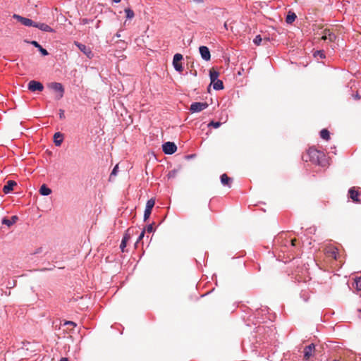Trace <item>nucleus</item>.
I'll return each mask as SVG.
<instances>
[{
    "label": "nucleus",
    "instance_id": "nucleus-1",
    "mask_svg": "<svg viewBox=\"0 0 361 361\" xmlns=\"http://www.w3.org/2000/svg\"><path fill=\"white\" fill-rule=\"evenodd\" d=\"M302 159L305 161H312L314 164L322 165L325 159V154L322 151L317 150L314 147H310L306 154L303 155Z\"/></svg>",
    "mask_w": 361,
    "mask_h": 361
},
{
    "label": "nucleus",
    "instance_id": "nucleus-2",
    "mask_svg": "<svg viewBox=\"0 0 361 361\" xmlns=\"http://www.w3.org/2000/svg\"><path fill=\"white\" fill-rule=\"evenodd\" d=\"M183 59V55L180 54H176L173 56V66L176 71L178 72H182L183 68L181 64V60Z\"/></svg>",
    "mask_w": 361,
    "mask_h": 361
},
{
    "label": "nucleus",
    "instance_id": "nucleus-3",
    "mask_svg": "<svg viewBox=\"0 0 361 361\" xmlns=\"http://www.w3.org/2000/svg\"><path fill=\"white\" fill-rule=\"evenodd\" d=\"M207 102H194L190 105V111L192 113L200 112L207 108Z\"/></svg>",
    "mask_w": 361,
    "mask_h": 361
},
{
    "label": "nucleus",
    "instance_id": "nucleus-4",
    "mask_svg": "<svg viewBox=\"0 0 361 361\" xmlns=\"http://www.w3.org/2000/svg\"><path fill=\"white\" fill-rule=\"evenodd\" d=\"M154 204H155V200L153 198H151L150 200H149L147 202L146 207H145V213H144V221H147L149 218L150 214L152 213V208L154 207Z\"/></svg>",
    "mask_w": 361,
    "mask_h": 361
},
{
    "label": "nucleus",
    "instance_id": "nucleus-5",
    "mask_svg": "<svg viewBox=\"0 0 361 361\" xmlns=\"http://www.w3.org/2000/svg\"><path fill=\"white\" fill-rule=\"evenodd\" d=\"M163 151L166 154H172L177 150V147L174 142H166L162 145Z\"/></svg>",
    "mask_w": 361,
    "mask_h": 361
},
{
    "label": "nucleus",
    "instance_id": "nucleus-6",
    "mask_svg": "<svg viewBox=\"0 0 361 361\" xmlns=\"http://www.w3.org/2000/svg\"><path fill=\"white\" fill-rule=\"evenodd\" d=\"M28 90L31 92H42L44 90V86L40 82L30 80L28 83Z\"/></svg>",
    "mask_w": 361,
    "mask_h": 361
},
{
    "label": "nucleus",
    "instance_id": "nucleus-7",
    "mask_svg": "<svg viewBox=\"0 0 361 361\" xmlns=\"http://www.w3.org/2000/svg\"><path fill=\"white\" fill-rule=\"evenodd\" d=\"M315 352V345L313 343L306 346L304 349V356L303 358L305 360H309L311 357L314 355Z\"/></svg>",
    "mask_w": 361,
    "mask_h": 361
},
{
    "label": "nucleus",
    "instance_id": "nucleus-8",
    "mask_svg": "<svg viewBox=\"0 0 361 361\" xmlns=\"http://www.w3.org/2000/svg\"><path fill=\"white\" fill-rule=\"evenodd\" d=\"M75 45L82 51L83 52L89 59H91L93 56V54L91 51V49L87 47L85 44H82L80 42H75Z\"/></svg>",
    "mask_w": 361,
    "mask_h": 361
},
{
    "label": "nucleus",
    "instance_id": "nucleus-9",
    "mask_svg": "<svg viewBox=\"0 0 361 361\" xmlns=\"http://www.w3.org/2000/svg\"><path fill=\"white\" fill-rule=\"evenodd\" d=\"M348 195H349V197L354 202H356V203H360V200L359 199V197L360 195V192L358 191V190H357L355 188V187H352L349 189L348 190Z\"/></svg>",
    "mask_w": 361,
    "mask_h": 361
},
{
    "label": "nucleus",
    "instance_id": "nucleus-10",
    "mask_svg": "<svg viewBox=\"0 0 361 361\" xmlns=\"http://www.w3.org/2000/svg\"><path fill=\"white\" fill-rule=\"evenodd\" d=\"M13 18L17 19L23 25L29 26V27H31V26L35 27V22H34L33 20H32L30 18L22 17V16H18L17 14H15L13 16Z\"/></svg>",
    "mask_w": 361,
    "mask_h": 361
},
{
    "label": "nucleus",
    "instance_id": "nucleus-11",
    "mask_svg": "<svg viewBox=\"0 0 361 361\" xmlns=\"http://www.w3.org/2000/svg\"><path fill=\"white\" fill-rule=\"evenodd\" d=\"M49 87L56 91V92H59V95L58 97V99H61L63 97V92H64V88L63 87V85L59 83V82H51L49 85Z\"/></svg>",
    "mask_w": 361,
    "mask_h": 361
},
{
    "label": "nucleus",
    "instance_id": "nucleus-12",
    "mask_svg": "<svg viewBox=\"0 0 361 361\" xmlns=\"http://www.w3.org/2000/svg\"><path fill=\"white\" fill-rule=\"evenodd\" d=\"M200 53L201 54L202 58L205 61H209L211 59L210 51L207 47L201 46L199 48Z\"/></svg>",
    "mask_w": 361,
    "mask_h": 361
},
{
    "label": "nucleus",
    "instance_id": "nucleus-13",
    "mask_svg": "<svg viewBox=\"0 0 361 361\" xmlns=\"http://www.w3.org/2000/svg\"><path fill=\"white\" fill-rule=\"evenodd\" d=\"M336 39V35L332 32L330 30H324V35L322 37V39L329 40L330 42H334Z\"/></svg>",
    "mask_w": 361,
    "mask_h": 361
},
{
    "label": "nucleus",
    "instance_id": "nucleus-14",
    "mask_svg": "<svg viewBox=\"0 0 361 361\" xmlns=\"http://www.w3.org/2000/svg\"><path fill=\"white\" fill-rule=\"evenodd\" d=\"M17 185L16 182L12 180H9L6 182V185L3 188V192L5 194H8L13 190V187Z\"/></svg>",
    "mask_w": 361,
    "mask_h": 361
},
{
    "label": "nucleus",
    "instance_id": "nucleus-15",
    "mask_svg": "<svg viewBox=\"0 0 361 361\" xmlns=\"http://www.w3.org/2000/svg\"><path fill=\"white\" fill-rule=\"evenodd\" d=\"M35 27H37L42 31L53 32L54 30L47 24L43 23H35Z\"/></svg>",
    "mask_w": 361,
    "mask_h": 361
},
{
    "label": "nucleus",
    "instance_id": "nucleus-16",
    "mask_svg": "<svg viewBox=\"0 0 361 361\" xmlns=\"http://www.w3.org/2000/svg\"><path fill=\"white\" fill-rule=\"evenodd\" d=\"M326 254L329 257H332L334 259L338 258V249L334 247H330L326 249Z\"/></svg>",
    "mask_w": 361,
    "mask_h": 361
},
{
    "label": "nucleus",
    "instance_id": "nucleus-17",
    "mask_svg": "<svg viewBox=\"0 0 361 361\" xmlns=\"http://www.w3.org/2000/svg\"><path fill=\"white\" fill-rule=\"evenodd\" d=\"M63 135L60 132H57L54 135V142L56 146H61L63 142Z\"/></svg>",
    "mask_w": 361,
    "mask_h": 361
},
{
    "label": "nucleus",
    "instance_id": "nucleus-18",
    "mask_svg": "<svg viewBox=\"0 0 361 361\" xmlns=\"http://www.w3.org/2000/svg\"><path fill=\"white\" fill-rule=\"evenodd\" d=\"M221 182L224 185H226L228 187H231L232 179L227 176V174L224 173L221 176Z\"/></svg>",
    "mask_w": 361,
    "mask_h": 361
},
{
    "label": "nucleus",
    "instance_id": "nucleus-19",
    "mask_svg": "<svg viewBox=\"0 0 361 361\" xmlns=\"http://www.w3.org/2000/svg\"><path fill=\"white\" fill-rule=\"evenodd\" d=\"M18 219V217L17 216H13L11 219L4 218L2 220V224H5L8 226H11L13 224H14L15 223H16Z\"/></svg>",
    "mask_w": 361,
    "mask_h": 361
},
{
    "label": "nucleus",
    "instance_id": "nucleus-20",
    "mask_svg": "<svg viewBox=\"0 0 361 361\" xmlns=\"http://www.w3.org/2000/svg\"><path fill=\"white\" fill-rule=\"evenodd\" d=\"M30 44L37 47L43 56H47L48 51L44 49L37 41H32Z\"/></svg>",
    "mask_w": 361,
    "mask_h": 361
},
{
    "label": "nucleus",
    "instance_id": "nucleus-21",
    "mask_svg": "<svg viewBox=\"0 0 361 361\" xmlns=\"http://www.w3.org/2000/svg\"><path fill=\"white\" fill-rule=\"evenodd\" d=\"M39 194L44 196L49 195L51 193V190L48 188L45 184H43L39 188Z\"/></svg>",
    "mask_w": 361,
    "mask_h": 361
},
{
    "label": "nucleus",
    "instance_id": "nucleus-22",
    "mask_svg": "<svg viewBox=\"0 0 361 361\" xmlns=\"http://www.w3.org/2000/svg\"><path fill=\"white\" fill-rule=\"evenodd\" d=\"M219 75V73L218 71H216L214 68L210 69L209 77H210L211 82H214L216 80H218Z\"/></svg>",
    "mask_w": 361,
    "mask_h": 361
},
{
    "label": "nucleus",
    "instance_id": "nucleus-23",
    "mask_svg": "<svg viewBox=\"0 0 361 361\" xmlns=\"http://www.w3.org/2000/svg\"><path fill=\"white\" fill-rule=\"evenodd\" d=\"M130 240V235H125L122 239L121 243L120 245V248L122 252L125 251V247H126L127 242Z\"/></svg>",
    "mask_w": 361,
    "mask_h": 361
},
{
    "label": "nucleus",
    "instance_id": "nucleus-24",
    "mask_svg": "<svg viewBox=\"0 0 361 361\" xmlns=\"http://www.w3.org/2000/svg\"><path fill=\"white\" fill-rule=\"evenodd\" d=\"M213 84V87L216 90H220L224 89V84L223 82L220 80H216L214 82H212Z\"/></svg>",
    "mask_w": 361,
    "mask_h": 361
},
{
    "label": "nucleus",
    "instance_id": "nucleus-25",
    "mask_svg": "<svg viewBox=\"0 0 361 361\" xmlns=\"http://www.w3.org/2000/svg\"><path fill=\"white\" fill-rule=\"evenodd\" d=\"M320 136L322 139L325 140H329L330 139V133L327 129H322L320 131Z\"/></svg>",
    "mask_w": 361,
    "mask_h": 361
},
{
    "label": "nucleus",
    "instance_id": "nucleus-26",
    "mask_svg": "<svg viewBox=\"0 0 361 361\" xmlns=\"http://www.w3.org/2000/svg\"><path fill=\"white\" fill-rule=\"evenodd\" d=\"M296 18V15L295 13L289 12L286 16V21L287 23H292Z\"/></svg>",
    "mask_w": 361,
    "mask_h": 361
},
{
    "label": "nucleus",
    "instance_id": "nucleus-27",
    "mask_svg": "<svg viewBox=\"0 0 361 361\" xmlns=\"http://www.w3.org/2000/svg\"><path fill=\"white\" fill-rule=\"evenodd\" d=\"M125 13L126 14V18L128 19H132L135 16L134 11L130 8H127L125 9Z\"/></svg>",
    "mask_w": 361,
    "mask_h": 361
},
{
    "label": "nucleus",
    "instance_id": "nucleus-28",
    "mask_svg": "<svg viewBox=\"0 0 361 361\" xmlns=\"http://www.w3.org/2000/svg\"><path fill=\"white\" fill-rule=\"evenodd\" d=\"M355 288L357 290H361V277L355 279Z\"/></svg>",
    "mask_w": 361,
    "mask_h": 361
},
{
    "label": "nucleus",
    "instance_id": "nucleus-29",
    "mask_svg": "<svg viewBox=\"0 0 361 361\" xmlns=\"http://www.w3.org/2000/svg\"><path fill=\"white\" fill-rule=\"evenodd\" d=\"M262 41V38L261 37V36L259 35H257L255 37V38L253 39V42L255 43V45L257 46H259L260 45L261 42Z\"/></svg>",
    "mask_w": 361,
    "mask_h": 361
},
{
    "label": "nucleus",
    "instance_id": "nucleus-30",
    "mask_svg": "<svg viewBox=\"0 0 361 361\" xmlns=\"http://www.w3.org/2000/svg\"><path fill=\"white\" fill-rule=\"evenodd\" d=\"M221 125V123L219 122V121H211L209 124H208V126L210 127V126H212L214 127V128H217L219 127H220Z\"/></svg>",
    "mask_w": 361,
    "mask_h": 361
},
{
    "label": "nucleus",
    "instance_id": "nucleus-31",
    "mask_svg": "<svg viewBox=\"0 0 361 361\" xmlns=\"http://www.w3.org/2000/svg\"><path fill=\"white\" fill-rule=\"evenodd\" d=\"M118 169V164H117V165H116V166H114V169L112 170L111 173V176H116Z\"/></svg>",
    "mask_w": 361,
    "mask_h": 361
},
{
    "label": "nucleus",
    "instance_id": "nucleus-32",
    "mask_svg": "<svg viewBox=\"0 0 361 361\" xmlns=\"http://www.w3.org/2000/svg\"><path fill=\"white\" fill-rule=\"evenodd\" d=\"M146 230L148 233L152 232L154 231L153 224L148 225Z\"/></svg>",
    "mask_w": 361,
    "mask_h": 361
},
{
    "label": "nucleus",
    "instance_id": "nucleus-33",
    "mask_svg": "<svg viewBox=\"0 0 361 361\" xmlns=\"http://www.w3.org/2000/svg\"><path fill=\"white\" fill-rule=\"evenodd\" d=\"M177 171L173 170V171H171L169 173V178H173L176 176V174Z\"/></svg>",
    "mask_w": 361,
    "mask_h": 361
},
{
    "label": "nucleus",
    "instance_id": "nucleus-34",
    "mask_svg": "<svg viewBox=\"0 0 361 361\" xmlns=\"http://www.w3.org/2000/svg\"><path fill=\"white\" fill-rule=\"evenodd\" d=\"M145 230H143V231L141 232V233H140V235H139V238H138V239H137V243H138L140 240H141L143 238V237H144V235H145Z\"/></svg>",
    "mask_w": 361,
    "mask_h": 361
},
{
    "label": "nucleus",
    "instance_id": "nucleus-35",
    "mask_svg": "<svg viewBox=\"0 0 361 361\" xmlns=\"http://www.w3.org/2000/svg\"><path fill=\"white\" fill-rule=\"evenodd\" d=\"M59 117L61 119H63L65 118L64 111L63 109L59 110Z\"/></svg>",
    "mask_w": 361,
    "mask_h": 361
},
{
    "label": "nucleus",
    "instance_id": "nucleus-36",
    "mask_svg": "<svg viewBox=\"0 0 361 361\" xmlns=\"http://www.w3.org/2000/svg\"><path fill=\"white\" fill-rule=\"evenodd\" d=\"M296 242H297V240L295 238L291 240V245L292 246H295Z\"/></svg>",
    "mask_w": 361,
    "mask_h": 361
},
{
    "label": "nucleus",
    "instance_id": "nucleus-37",
    "mask_svg": "<svg viewBox=\"0 0 361 361\" xmlns=\"http://www.w3.org/2000/svg\"><path fill=\"white\" fill-rule=\"evenodd\" d=\"M66 324L71 325V326H75V324L73 322H71V321L66 322Z\"/></svg>",
    "mask_w": 361,
    "mask_h": 361
},
{
    "label": "nucleus",
    "instance_id": "nucleus-38",
    "mask_svg": "<svg viewBox=\"0 0 361 361\" xmlns=\"http://www.w3.org/2000/svg\"><path fill=\"white\" fill-rule=\"evenodd\" d=\"M317 54H319V56H320L321 58L324 57V54L322 51H318Z\"/></svg>",
    "mask_w": 361,
    "mask_h": 361
},
{
    "label": "nucleus",
    "instance_id": "nucleus-39",
    "mask_svg": "<svg viewBox=\"0 0 361 361\" xmlns=\"http://www.w3.org/2000/svg\"><path fill=\"white\" fill-rule=\"evenodd\" d=\"M192 1L197 4H202L204 1V0H192Z\"/></svg>",
    "mask_w": 361,
    "mask_h": 361
},
{
    "label": "nucleus",
    "instance_id": "nucleus-40",
    "mask_svg": "<svg viewBox=\"0 0 361 361\" xmlns=\"http://www.w3.org/2000/svg\"><path fill=\"white\" fill-rule=\"evenodd\" d=\"M42 252V248L40 247V248L37 249V250H36V252H35V253H34V254L39 253V252Z\"/></svg>",
    "mask_w": 361,
    "mask_h": 361
},
{
    "label": "nucleus",
    "instance_id": "nucleus-41",
    "mask_svg": "<svg viewBox=\"0 0 361 361\" xmlns=\"http://www.w3.org/2000/svg\"><path fill=\"white\" fill-rule=\"evenodd\" d=\"M59 361H69L66 357H62Z\"/></svg>",
    "mask_w": 361,
    "mask_h": 361
},
{
    "label": "nucleus",
    "instance_id": "nucleus-42",
    "mask_svg": "<svg viewBox=\"0 0 361 361\" xmlns=\"http://www.w3.org/2000/svg\"><path fill=\"white\" fill-rule=\"evenodd\" d=\"M52 269H47V268H44L42 269H41V271H48V270H51Z\"/></svg>",
    "mask_w": 361,
    "mask_h": 361
},
{
    "label": "nucleus",
    "instance_id": "nucleus-43",
    "mask_svg": "<svg viewBox=\"0 0 361 361\" xmlns=\"http://www.w3.org/2000/svg\"><path fill=\"white\" fill-rule=\"evenodd\" d=\"M121 0H113L114 3H119Z\"/></svg>",
    "mask_w": 361,
    "mask_h": 361
},
{
    "label": "nucleus",
    "instance_id": "nucleus-44",
    "mask_svg": "<svg viewBox=\"0 0 361 361\" xmlns=\"http://www.w3.org/2000/svg\"><path fill=\"white\" fill-rule=\"evenodd\" d=\"M116 37H121V35H120L118 32H117V33L116 34Z\"/></svg>",
    "mask_w": 361,
    "mask_h": 361
},
{
    "label": "nucleus",
    "instance_id": "nucleus-45",
    "mask_svg": "<svg viewBox=\"0 0 361 361\" xmlns=\"http://www.w3.org/2000/svg\"><path fill=\"white\" fill-rule=\"evenodd\" d=\"M224 27H225L226 29H227V23H224Z\"/></svg>",
    "mask_w": 361,
    "mask_h": 361
}]
</instances>
